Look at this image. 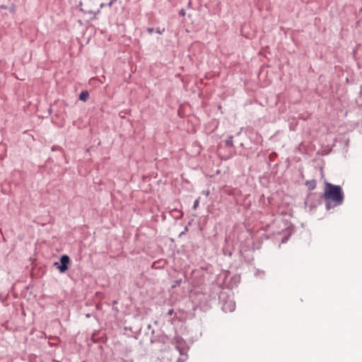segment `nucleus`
<instances>
[{
    "instance_id": "nucleus-8",
    "label": "nucleus",
    "mask_w": 362,
    "mask_h": 362,
    "mask_svg": "<svg viewBox=\"0 0 362 362\" xmlns=\"http://www.w3.org/2000/svg\"><path fill=\"white\" fill-rule=\"evenodd\" d=\"M173 313H174V310L173 309H170L168 312V315H172Z\"/></svg>"
},
{
    "instance_id": "nucleus-3",
    "label": "nucleus",
    "mask_w": 362,
    "mask_h": 362,
    "mask_svg": "<svg viewBox=\"0 0 362 362\" xmlns=\"http://www.w3.org/2000/svg\"><path fill=\"white\" fill-rule=\"evenodd\" d=\"M69 262L70 259L69 256L64 255L61 257V265H59L58 262H55L54 265L59 269L61 273H64L68 269Z\"/></svg>"
},
{
    "instance_id": "nucleus-9",
    "label": "nucleus",
    "mask_w": 362,
    "mask_h": 362,
    "mask_svg": "<svg viewBox=\"0 0 362 362\" xmlns=\"http://www.w3.org/2000/svg\"><path fill=\"white\" fill-rule=\"evenodd\" d=\"M181 281H182V280H181V279H180V280H177V281H175V284L173 287H175V286H177V285H180V283H181Z\"/></svg>"
},
{
    "instance_id": "nucleus-1",
    "label": "nucleus",
    "mask_w": 362,
    "mask_h": 362,
    "mask_svg": "<svg viewBox=\"0 0 362 362\" xmlns=\"http://www.w3.org/2000/svg\"><path fill=\"white\" fill-rule=\"evenodd\" d=\"M324 198L327 202V207L329 209L332 202L334 205H340L344 200V194L341 188L339 185H334L329 182L325 183Z\"/></svg>"
},
{
    "instance_id": "nucleus-10",
    "label": "nucleus",
    "mask_w": 362,
    "mask_h": 362,
    "mask_svg": "<svg viewBox=\"0 0 362 362\" xmlns=\"http://www.w3.org/2000/svg\"><path fill=\"white\" fill-rule=\"evenodd\" d=\"M179 14L182 16H184L185 15V12L183 9H182L180 12H179Z\"/></svg>"
},
{
    "instance_id": "nucleus-11",
    "label": "nucleus",
    "mask_w": 362,
    "mask_h": 362,
    "mask_svg": "<svg viewBox=\"0 0 362 362\" xmlns=\"http://www.w3.org/2000/svg\"><path fill=\"white\" fill-rule=\"evenodd\" d=\"M164 31V29H163L162 30H157L156 32L159 34H162L163 32Z\"/></svg>"
},
{
    "instance_id": "nucleus-7",
    "label": "nucleus",
    "mask_w": 362,
    "mask_h": 362,
    "mask_svg": "<svg viewBox=\"0 0 362 362\" xmlns=\"http://www.w3.org/2000/svg\"><path fill=\"white\" fill-rule=\"evenodd\" d=\"M199 199H196L194 203V205H193V209H196L197 208V206H199Z\"/></svg>"
},
{
    "instance_id": "nucleus-4",
    "label": "nucleus",
    "mask_w": 362,
    "mask_h": 362,
    "mask_svg": "<svg viewBox=\"0 0 362 362\" xmlns=\"http://www.w3.org/2000/svg\"><path fill=\"white\" fill-rule=\"evenodd\" d=\"M117 1H119V4H122L123 1L127 2V0H100V3L101 4V6H112L116 4Z\"/></svg>"
},
{
    "instance_id": "nucleus-6",
    "label": "nucleus",
    "mask_w": 362,
    "mask_h": 362,
    "mask_svg": "<svg viewBox=\"0 0 362 362\" xmlns=\"http://www.w3.org/2000/svg\"><path fill=\"white\" fill-rule=\"evenodd\" d=\"M89 97V93L88 91H82L79 95V99L82 101H86Z\"/></svg>"
},
{
    "instance_id": "nucleus-2",
    "label": "nucleus",
    "mask_w": 362,
    "mask_h": 362,
    "mask_svg": "<svg viewBox=\"0 0 362 362\" xmlns=\"http://www.w3.org/2000/svg\"><path fill=\"white\" fill-rule=\"evenodd\" d=\"M81 10L87 14L95 16L102 8L100 0H81Z\"/></svg>"
},
{
    "instance_id": "nucleus-5",
    "label": "nucleus",
    "mask_w": 362,
    "mask_h": 362,
    "mask_svg": "<svg viewBox=\"0 0 362 362\" xmlns=\"http://www.w3.org/2000/svg\"><path fill=\"white\" fill-rule=\"evenodd\" d=\"M305 185L309 190H313L316 187V181L315 180H308Z\"/></svg>"
}]
</instances>
